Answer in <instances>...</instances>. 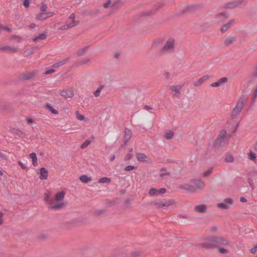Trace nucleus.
Wrapping results in <instances>:
<instances>
[{
	"label": "nucleus",
	"mask_w": 257,
	"mask_h": 257,
	"mask_svg": "<svg viewBox=\"0 0 257 257\" xmlns=\"http://www.w3.org/2000/svg\"><path fill=\"white\" fill-rule=\"evenodd\" d=\"M233 41V39L232 38H227L225 39L224 41V43L225 45H229L232 43Z\"/></svg>",
	"instance_id": "obj_28"
},
{
	"label": "nucleus",
	"mask_w": 257,
	"mask_h": 257,
	"mask_svg": "<svg viewBox=\"0 0 257 257\" xmlns=\"http://www.w3.org/2000/svg\"><path fill=\"white\" fill-rule=\"evenodd\" d=\"M181 86L180 85L173 86L171 87V89L174 95H177L180 93Z\"/></svg>",
	"instance_id": "obj_8"
},
{
	"label": "nucleus",
	"mask_w": 257,
	"mask_h": 257,
	"mask_svg": "<svg viewBox=\"0 0 257 257\" xmlns=\"http://www.w3.org/2000/svg\"><path fill=\"white\" fill-rule=\"evenodd\" d=\"M136 157L139 161H147L148 157L143 153H138L136 154Z\"/></svg>",
	"instance_id": "obj_9"
},
{
	"label": "nucleus",
	"mask_w": 257,
	"mask_h": 257,
	"mask_svg": "<svg viewBox=\"0 0 257 257\" xmlns=\"http://www.w3.org/2000/svg\"><path fill=\"white\" fill-rule=\"evenodd\" d=\"M208 77L207 76H205L204 77H202L201 78H200L198 81H196L194 83V86H198L199 85H200L201 84H202L204 81L205 80H206V79H207Z\"/></svg>",
	"instance_id": "obj_17"
},
{
	"label": "nucleus",
	"mask_w": 257,
	"mask_h": 257,
	"mask_svg": "<svg viewBox=\"0 0 257 257\" xmlns=\"http://www.w3.org/2000/svg\"><path fill=\"white\" fill-rule=\"evenodd\" d=\"M0 27H2V26L0 25Z\"/></svg>",
	"instance_id": "obj_60"
},
{
	"label": "nucleus",
	"mask_w": 257,
	"mask_h": 257,
	"mask_svg": "<svg viewBox=\"0 0 257 257\" xmlns=\"http://www.w3.org/2000/svg\"><path fill=\"white\" fill-rule=\"evenodd\" d=\"M1 50L3 51H9L12 53H16L18 49L15 47L6 46V47L1 48Z\"/></svg>",
	"instance_id": "obj_10"
},
{
	"label": "nucleus",
	"mask_w": 257,
	"mask_h": 257,
	"mask_svg": "<svg viewBox=\"0 0 257 257\" xmlns=\"http://www.w3.org/2000/svg\"><path fill=\"white\" fill-rule=\"evenodd\" d=\"M80 180L83 183H87L88 182L91 181V178L88 177L86 175H82L80 177Z\"/></svg>",
	"instance_id": "obj_16"
},
{
	"label": "nucleus",
	"mask_w": 257,
	"mask_h": 257,
	"mask_svg": "<svg viewBox=\"0 0 257 257\" xmlns=\"http://www.w3.org/2000/svg\"><path fill=\"white\" fill-rule=\"evenodd\" d=\"M135 167L133 166H127L124 168V170L126 171H130L134 170Z\"/></svg>",
	"instance_id": "obj_33"
},
{
	"label": "nucleus",
	"mask_w": 257,
	"mask_h": 257,
	"mask_svg": "<svg viewBox=\"0 0 257 257\" xmlns=\"http://www.w3.org/2000/svg\"><path fill=\"white\" fill-rule=\"evenodd\" d=\"M149 194L151 196L157 195L158 194V190L154 188H151L149 192Z\"/></svg>",
	"instance_id": "obj_20"
},
{
	"label": "nucleus",
	"mask_w": 257,
	"mask_h": 257,
	"mask_svg": "<svg viewBox=\"0 0 257 257\" xmlns=\"http://www.w3.org/2000/svg\"><path fill=\"white\" fill-rule=\"evenodd\" d=\"M41 176L40 179L41 180L46 179L48 177V171L45 168H41L40 170Z\"/></svg>",
	"instance_id": "obj_7"
},
{
	"label": "nucleus",
	"mask_w": 257,
	"mask_h": 257,
	"mask_svg": "<svg viewBox=\"0 0 257 257\" xmlns=\"http://www.w3.org/2000/svg\"><path fill=\"white\" fill-rule=\"evenodd\" d=\"M217 206L222 209H227L229 207L225 202L218 203Z\"/></svg>",
	"instance_id": "obj_22"
},
{
	"label": "nucleus",
	"mask_w": 257,
	"mask_h": 257,
	"mask_svg": "<svg viewBox=\"0 0 257 257\" xmlns=\"http://www.w3.org/2000/svg\"><path fill=\"white\" fill-rule=\"evenodd\" d=\"M4 28L5 30H6L7 31H9V32H10V31H11V29H10V28H7V27H4Z\"/></svg>",
	"instance_id": "obj_51"
},
{
	"label": "nucleus",
	"mask_w": 257,
	"mask_h": 257,
	"mask_svg": "<svg viewBox=\"0 0 257 257\" xmlns=\"http://www.w3.org/2000/svg\"><path fill=\"white\" fill-rule=\"evenodd\" d=\"M249 159L251 160H255L256 158V155L251 151L249 153Z\"/></svg>",
	"instance_id": "obj_29"
},
{
	"label": "nucleus",
	"mask_w": 257,
	"mask_h": 257,
	"mask_svg": "<svg viewBox=\"0 0 257 257\" xmlns=\"http://www.w3.org/2000/svg\"><path fill=\"white\" fill-rule=\"evenodd\" d=\"M27 122L29 123H33L34 122V121L32 119V118H29L27 119Z\"/></svg>",
	"instance_id": "obj_43"
},
{
	"label": "nucleus",
	"mask_w": 257,
	"mask_h": 257,
	"mask_svg": "<svg viewBox=\"0 0 257 257\" xmlns=\"http://www.w3.org/2000/svg\"><path fill=\"white\" fill-rule=\"evenodd\" d=\"M103 88V86H100L94 92V95L97 97L99 95V94L101 92V91L102 90Z\"/></svg>",
	"instance_id": "obj_24"
},
{
	"label": "nucleus",
	"mask_w": 257,
	"mask_h": 257,
	"mask_svg": "<svg viewBox=\"0 0 257 257\" xmlns=\"http://www.w3.org/2000/svg\"><path fill=\"white\" fill-rule=\"evenodd\" d=\"M40 10L41 11V12H46V11L47 10V6L45 4L42 5V6L41 7Z\"/></svg>",
	"instance_id": "obj_32"
},
{
	"label": "nucleus",
	"mask_w": 257,
	"mask_h": 257,
	"mask_svg": "<svg viewBox=\"0 0 257 257\" xmlns=\"http://www.w3.org/2000/svg\"><path fill=\"white\" fill-rule=\"evenodd\" d=\"M244 101L243 99L239 100L235 108L233 109L232 112V116L233 117H235L237 115H238L240 112L241 111L242 109L244 107Z\"/></svg>",
	"instance_id": "obj_1"
},
{
	"label": "nucleus",
	"mask_w": 257,
	"mask_h": 257,
	"mask_svg": "<svg viewBox=\"0 0 257 257\" xmlns=\"http://www.w3.org/2000/svg\"><path fill=\"white\" fill-rule=\"evenodd\" d=\"M211 173V171H210L209 172H208V173L207 174V173H205V175H207L210 174Z\"/></svg>",
	"instance_id": "obj_52"
},
{
	"label": "nucleus",
	"mask_w": 257,
	"mask_h": 257,
	"mask_svg": "<svg viewBox=\"0 0 257 257\" xmlns=\"http://www.w3.org/2000/svg\"><path fill=\"white\" fill-rule=\"evenodd\" d=\"M169 73H166V76H167V78L169 77Z\"/></svg>",
	"instance_id": "obj_57"
},
{
	"label": "nucleus",
	"mask_w": 257,
	"mask_h": 257,
	"mask_svg": "<svg viewBox=\"0 0 257 257\" xmlns=\"http://www.w3.org/2000/svg\"><path fill=\"white\" fill-rule=\"evenodd\" d=\"M218 251L221 253H225L226 252V250L222 247H219Z\"/></svg>",
	"instance_id": "obj_37"
},
{
	"label": "nucleus",
	"mask_w": 257,
	"mask_h": 257,
	"mask_svg": "<svg viewBox=\"0 0 257 257\" xmlns=\"http://www.w3.org/2000/svg\"><path fill=\"white\" fill-rule=\"evenodd\" d=\"M131 158H132V155H130V158H128V159H131Z\"/></svg>",
	"instance_id": "obj_59"
},
{
	"label": "nucleus",
	"mask_w": 257,
	"mask_h": 257,
	"mask_svg": "<svg viewBox=\"0 0 257 257\" xmlns=\"http://www.w3.org/2000/svg\"><path fill=\"white\" fill-rule=\"evenodd\" d=\"M225 161L228 163H231L233 161V157L232 155H228L225 158Z\"/></svg>",
	"instance_id": "obj_25"
},
{
	"label": "nucleus",
	"mask_w": 257,
	"mask_h": 257,
	"mask_svg": "<svg viewBox=\"0 0 257 257\" xmlns=\"http://www.w3.org/2000/svg\"><path fill=\"white\" fill-rule=\"evenodd\" d=\"M119 55H120V54H119V53L117 52V53H116L115 54V55H114V56H115V57L116 58H118V57L119 56Z\"/></svg>",
	"instance_id": "obj_49"
},
{
	"label": "nucleus",
	"mask_w": 257,
	"mask_h": 257,
	"mask_svg": "<svg viewBox=\"0 0 257 257\" xmlns=\"http://www.w3.org/2000/svg\"><path fill=\"white\" fill-rule=\"evenodd\" d=\"M173 136L174 133L172 131H170L166 134L165 137L168 139H170L172 138Z\"/></svg>",
	"instance_id": "obj_27"
},
{
	"label": "nucleus",
	"mask_w": 257,
	"mask_h": 257,
	"mask_svg": "<svg viewBox=\"0 0 257 257\" xmlns=\"http://www.w3.org/2000/svg\"><path fill=\"white\" fill-rule=\"evenodd\" d=\"M35 26H35V25L34 24H33H33H30V27L31 28H35Z\"/></svg>",
	"instance_id": "obj_48"
},
{
	"label": "nucleus",
	"mask_w": 257,
	"mask_h": 257,
	"mask_svg": "<svg viewBox=\"0 0 257 257\" xmlns=\"http://www.w3.org/2000/svg\"><path fill=\"white\" fill-rule=\"evenodd\" d=\"M30 157L31 158V159H32V161L33 160H36L37 159V156H36V154L35 153H31L30 155Z\"/></svg>",
	"instance_id": "obj_34"
},
{
	"label": "nucleus",
	"mask_w": 257,
	"mask_h": 257,
	"mask_svg": "<svg viewBox=\"0 0 257 257\" xmlns=\"http://www.w3.org/2000/svg\"><path fill=\"white\" fill-rule=\"evenodd\" d=\"M23 5L26 8L29 7L30 5V0H24Z\"/></svg>",
	"instance_id": "obj_36"
},
{
	"label": "nucleus",
	"mask_w": 257,
	"mask_h": 257,
	"mask_svg": "<svg viewBox=\"0 0 257 257\" xmlns=\"http://www.w3.org/2000/svg\"><path fill=\"white\" fill-rule=\"evenodd\" d=\"M207 206L204 204L197 205L194 207L195 211L199 213H204L206 211Z\"/></svg>",
	"instance_id": "obj_5"
},
{
	"label": "nucleus",
	"mask_w": 257,
	"mask_h": 257,
	"mask_svg": "<svg viewBox=\"0 0 257 257\" xmlns=\"http://www.w3.org/2000/svg\"><path fill=\"white\" fill-rule=\"evenodd\" d=\"M33 164L34 166H36L38 165L37 159L33 161Z\"/></svg>",
	"instance_id": "obj_44"
},
{
	"label": "nucleus",
	"mask_w": 257,
	"mask_h": 257,
	"mask_svg": "<svg viewBox=\"0 0 257 257\" xmlns=\"http://www.w3.org/2000/svg\"><path fill=\"white\" fill-rule=\"evenodd\" d=\"M55 71L54 69H49L45 72L46 74H49L52 73Z\"/></svg>",
	"instance_id": "obj_40"
},
{
	"label": "nucleus",
	"mask_w": 257,
	"mask_h": 257,
	"mask_svg": "<svg viewBox=\"0 0 257 257\" xmlns=\"http://www.w3.org/2000/svg\"><path fill=\"white\" fill-rule=\"evenodd\" d=\"M199 183L200 184L201 186H203V183L201 181H200L199 182Z\"/></svg>",
	"instance_id": "obj_54"
},
{
	"label": "nucleus",
	"mask_w": 257,
	"mask_h": 257,
	"mask_svg": "<svg viewBox=\"0 0 257 257\" xmlns=\"http://www.w3.org/2000/svg\"><path fill=\"white\" fill-rule=\"evenodd\" d=\"M240 201L242 202H246L247 201L246 199L244 197H241L240 199Z\"/></svg>",
	"instance_id": "obj_42"
},
{
	"label": "nucleus",
	"mask_w": 257,
	"mask_h": 257,
	"mask_svg": "<svg viewBox=\"0 0 257 257\" xmlns=\"http://www.w3.org/2000/svg\"><path fill=\"white\" fill-rule=\"evenodd\" d=\"M174 40H170L167 42L166 44L162 49L163 51H167L169 50H172L174 48Z\"/></svg>",
	"instance_id": "obj_4"
},
{
	"label": "nucleus",
	"mask_w": 257,
	"mask_h": 257,
	"mask_svg": "<svg viewBox=\"0 0 257 257\" xmlns=\"http://www.w3.org/2000/svg\"><path fill=\"white\" fill-rule=\"evenodd\" d=\"M70 19L72 20V22H75V15L72 14L70 16Z\"/></svg>",
	"instance_id": "obj_39"
},
{
	"label": "nucleus",
	"mask_w": 257,
	"mask_h": 257,
	"mask_svg": "<svg viewBox=\"0 0 257 257\" xmlns=\"http://www.w3.org/2000/svg\"><path fill=\"white\" fill-rule=\"evenodd\" d=\"M49 199V196L47 194H46L45 196V200L46 201H48Z\"/></svg>",
	"instance_id": "obj_46"
},
{
	"label": "nucleus",
	"mask_w": 257,
	"mask_h": 257,
	"mask_svg": "<svg viewBox=\"0 0 257 257\" xmlns=\"http://www.w3.org/2000/svg\"><path fill=\"white\" fill-rule=\"evenodd\" d=\"M64 63V62L61 61V62H59L57 63V64H56V65L57 66H59L63 65Z\"/></svg>",
	"instance_id": "obj_45"
},
{
	"label": "nucleus",
	"mask_w": 257,
	"mask_h": 257,
	"mask_svg": "<svg viewBox=\"0 0 257 257\" xmlns=\"http://www.w3.org/2000/svg\"><path fill=\"white\" fill-rule=\"evenodd\" d=\"M111 4H112L111 1V0H107L106 3H104L103 4V7L105 9H108V8H109L110 7V6L111 5Z\"/></svg>",
	"instance_id": "obj_23"
},
{
	"label": "nucleus",
	"mask_w": 257,
	"mask_h": 257,
	"mask_svg": "<svg viewBox=\"0 0 257 257\" xmlns=\"http://www.w3.org/2000/svg\"><path fill=\"white\" fill-rule=\"evenodd\" d=\"M166 192V189L164 188H161L160 190H158V193L159 194H164Z\"/></svg>",
	"instance_id": "obj_35"
},
{
	"label": "nucleus",
	"mask_w": 257,
	"mask_h": 257,
	"mask_svg": "<svg viewBox=\"0 0 257 257\" xmlns=\"http://www.w3.org/2000/svg\"><path fill=\"white\" fill-rule=\"evenodd\" d=\"M64 205L65 203L62 202L57 205H52L51 207H50V209L52 210L59 209L62 208Z\"/></svg>",
	"instance_id": "obj_15"
},
{
	"label": "nucleus",
	"mask_w": 257,
	"mask_h": 257,
	"mask_svg": "<svg viewBox=\"0 0 257 257\" xmlns=\"http://www.w3.org/2000/svg\"><path fill=\"white\" fill-rule=\"evenodd\" d=\"M18 164L20 166H21V167L23 169H26V166L25 165H24L21 162L19 161L18 162Z\"/></svg>",
	"instance_id": "obj_41"
},
{
	"label": "nucleus",
	"mask_w": 257,
	"mask_h": 257,
	"mask_svg": "<svg viewBox=\"0 0 257 257\" xmlns=\"http://www.w3.org/2000/svg\"><path fill=\"white\" fill-rule=\"evenodd\" d=\"M128 133L129 135L131 134V132L130 131H128L127 132H126L125 133Z\"/></svg>",
	"instance_id": "obj_58"
},
{
	"label": "nucleus",
	"mask_w": 257,
	"mask_h": 257,
	"mask_svg": "<svg viewBox=\"0 0 257 257\" xmlns=\"http://www.w3.org/2000/svg\"><path fill=\"white\" fill-rule=\"evenodd\" d=\"M110 179L107 177H103L102 178H100L98 180V183H109L110 182Z\"/></svg>",
	"instance_id": "obj_19"
},
{
	"label": "nucleus",
	"mask_w": 257,
	"mask_h": 257,
	"mask_svg": "<svg viewBox=\"0 0 257 257\" xmlns=\"http://www.w3.org/2000/svg\"><path fill=\"white\" fill-rule=\"evenodd\" d=\"M256 250H257V244H255L253 248L250 249V252L252 253H255V252L256 251Z\"/></svg>",
	"instance_id": "obj_38"
},
{
	"label": "nucleus",
	"mask_w": 257,
	"mask_h": 257,
	"mask_svg": "<svg viewBox=\"0 0 257 257\" xmlns=\"http://www.w3.org/2000/svg\"><path fill=\"white\" fill-rule=\"evenodd\" d=\"M54 15L53 12H41L36 17V19L38 21L46 20L48 18L52 17Z\"/></svg>",
	"instance_id": "obj_2"
},
{
	"label": "nucleus",
	"mask_w": 257,
	"mask_h": 257,
	"mask_svg": "<svg viewBox=\"0 0 257 257\" xmlns=\"http://www.w3.org/2000/svg\"><path fill=\"white\" fill-rule=\"evenodd\" d=\"M115 156H114V155H113V156L111 157V159H110V160H111V161H113V160L115 159Z\"/></svg>",
	"instance_id": "obj_50"
},
{
	"label": "nucleus",
	"mask_w": 257,
	"mask_h": 257,
	"mask_svg": "<svg viewBox=\"0 0 257 257\" xmlns=\"http://www.w3.org/2000/svg\"><path fill=\"white\" fill-rule=\"evenodd\" d=\"M90 143V141L89 140H86L81 146V149H84L86 148Z\"/></svg>",
	"instance_id": "obj_26"
},
{
	"label": "nucleus",
	"mask_w": 257,
	"mask_h": 257,
	"mask_svg": "<svg viewBox=\"0 0 257 257\" xmlns=\"http://www.w3.org/2000/svg\"><path fill=\"white\" fill-rule=\"evenodd\" d=\"M76 116L77 119L80 120H82L84 119V116L81 114L78 111L76 112Z\"/></svg>",
	"instance_id": "obj_30"
},
{
	"label": "nucleus",
	"mask_w": 257,
	"mask_h": 257,
	"mask_svg": "<svg viewBox=\"0 0 257 257\" xmlns=\"http://www.w3.org/2000/svg\"><path fill=\"white\" fill-rule=\"evenodd\" d=\"M175 202L173 200H170L167 201H157L155 202V205L158 208H163L168 207L175 204Z\"/></svg>",
	"instance_id": "obj_3"
},
{
	"label": "nucleus",
	"mask_w": 257,
	"mask_h": 257,
	"mask_svg": "<svg viewBox=\"0 0 257 257\" xmlns=\"http://www.w3.org/2000/svg\"><path fill=\"white\" fill-rule=\"evenodd\" d=\"M47 35L45 33H42L39 35L35 37L33 39V41L36 42L38 40H45L46 38Z\"/></svg>",
	"instance_id": "obj_13"
},
{
	"label": "nucleus",
	"mask_w": 257,
	"mask_h": 257,
	"mask_svg": "<svg viewBox=\"0 0 257 257\" xmlns=\"http://www.w3.org/2000/svg\"><path fill=\"white\" fill-rule=\"evenodd\" d=\"M62 95L65 97H71L73 95V92L71 90L62 91Z\"/></svg>",
	"instance_id": "obj_14"
},
{
	"label": "nucleus",
	"mask_w": 257,
	"mask_h": 257,
	"mask_svg": "<svg viewBox=\"0 0 257 257\" xmlns=\"http://www.w3.org/2000/svg\"><path fill=\"white\" fill-rule=\"evenodd\" d=\"M231 25V23L230 22V23H228L223 25L221 29V32L222 33H224L225 31H226L230 28Z\"/></svg>",
	"instance_id": "obj_18"
},
{
	"label": "nucleus",
	"mask_w": 257,
	"mask_h": 257,
	"mask_svg": "<svg viewBox=\"0 0 257 257\" xmlns=\"http://www.w3.org/2000/svg\"><path fill=\"white\" fill-rule=\"evenodd\" d=\"M3 156H4L3 154L2 153H0V157H3Z\"/></svg>",
	"instance_id": "obj_55"
},
{
	"label": "nucleus",
	"mask_w": 257,
	"mask_h": 257,
	"mask_svg": "<svg viewBox=\"0 0 257 257\" xmlns=\"http://www.w3.org/2000/svg\"><path fill=\"white\" fill-rule=\"evenodd\" d=\"M3 173L2 171L0 170V176L3 175Z\"/></svg>",
	"instance_id": "obj_56"
},
{
	"label": "nucleus",
	"mask_w": 257,
	"mask_h": 257,
	"mask_svg": "<svg viewBox=\"0 0 257 257\" xmlns=\"http://www.w3.org/2000/svg\"><path fill=\"white\" fill-rule=\"evenodd\" d=\"M46 106L47 108L53 114H57L58 111L55 110L53 106L50 104H47Z\"/></svg>",
	"instance_id": "obj_21"
},
{
	"label": "nucleus",
	"mask_w": 257,
	"mask_h": 257,
	"mask_svg": "<svg viewBox=\"0 0 257 257\" xmlns=\"http://www.w3.org/2000/svg\"><path fill=\"white\" fill-rule=\"evenodd\" d=\"M224 202L227 205H230L233 203V200L231 198H227L224 200Z\"/></svg>",
	"instance_id": "obj_31"
},
{
	"label": "nucleus",
	"mask_w": 257,
	"mask_h": 257,
	"mask_svg": "<svg viewBox=\"0 0 257 257\" xmlns=\"http://www.w3.org/2000/svg\"><path fill=\"white\" fill-rule=\"evenodd\" d=\"M77 25L76 23L75 22H72L71 23L67 25H65L62 26L61 27L59 28L60 30H66L69 28H72Z\"/></svg>",
	"instance_id": "obj_12"
},
{
	"label": "nucleus",
	"mask_w": 257,
	"mask_h": 257,
	"mask_svg": "<svg viewBox=\"0 0 257 257\" xmlns=\"http://www.w3.org/2000/svg\"><path fill=\"white\" fill-rule=\"evenodd\" d=\"M255 150L256 151H257V143L255 144Z\"/></svg>",
	"instance_id": "obj_53"
},
{
	"label": "nucleus",
	"mask_w": 257,
	"mask_h": 257,
	"mask_svg": "<svg viewBox=\"0 0 257 257\" xmlns=\"http://www.w3.org/2000/svg\"><path fill=\"white\" fill-rule=\"evenodd\" d=\"M227 78L226 77H223L220 79L217 82L212 83L211 84L212 87H217L219 86L221 84L226 82Z\"/></svg>",
	"instance_id": "obj_11"
},
{
	"label": "nucleus",
	"mask_w": 257,
	"mask_h": 257,
	"mask_svg": "<svg viewBox=\"0 0 257 257\" xmlns=\"http://www.w3.org/2000/svg\"><path fill=\"white\" fill-rule=\"evenodd\" d=\"M65 192L64 191H61L57 193L55 196V200L56 202L63 200L65 196Z\"/></svg>",
	"instance_id": "obj_6"
},
{
	"label": "nucleus",
	"mask_w": 257,
	"mask_h": 257,
	"mask_svg": "<svg viewBox=\"0 0 257 257\" xmlns=\"http://www.w3.org/2000/svg\"><path fill=\"white\" fill-rule=\"evenodd\" d=\"M2 215H3L2 213H1V214L0 215V225L2 224L3 223V219H2Z\"/></svg>",
	"instance_id": "obj_47"
}]
</instances>
